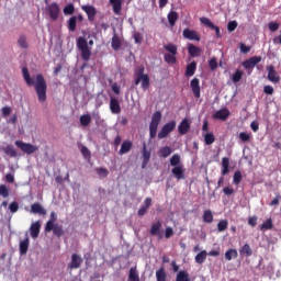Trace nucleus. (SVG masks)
Here are the masks:
<instances>
[{
	"instance_id": "8",
	"label": "nucleus",
	"mask_w": 281,
	"mask_h": 281,
	"mask_svg": "<svg viewBox=\"0 0 281 281\" xmlns=\"http://www.w3.org/2000/svg\"><path fill=\"white\" fill-rule=\"evenodd\" d=\"M82 267V257L78 254H72L70 262L68 263V269L74 271V269H80Z\"/></svg>"
},
{
	"instance_id": "36",
	"label": "nucleus",
	"mask_w": 281,
	"mask_h": 281,
	"mask_svg": "<svg viewBox=\"0 0 281 281\" xmlns=\"http://www.w3.org/2000/svg\"><path fill=\"white\" fill-rule=\"evenodd\" d=\"M128 281H139V272L136 267L130 269Z\"/></svg>"
},
{
	"instance_id": "20",
	"label": "nucleus",
	"mask_w": 281,
	"mask_h": 281,
	"mask_svg": "<svg viewBox=\"0 0 281 281\" xmlns=\"http://www.w3.org/2000/svg\"><path fill=\"white\" fill-rule=\"evenodd\" d=\"M142 156H143L142 168H146V166H148V161H150V150H148L146 143L143 144Z\"/></svg>"
},
{
	"instance_id": "21",
	"label": "nucleus",
	"mask_w": 281,
	"mask_h": 281,
	"mask_svg": "<svg viewBox=\"0 0 281 281\" xmlns=\"http://www.w3.org/2000/svg\"><path fill=\"white\" fill-rule=\"evenodd\" d=\"M56 221H58V216L56 215V212L50 213L49 220L46 222L45 225V232L49 233L54 228V225H56Z\"/></svg>"
},
{
	"instance_id": "59",
	"label": "nucleus",
	"mask_w": 281,
	"mask_h": 281,
	"mask_svg": "<svg viewBox=\"0 0 281 281\" xmlns=\"http://www.w3.org/2000/svg\"><path fill=\"white\" fill-rule=\"evenodd\" d=\"M268 29L270 30V32H278V30L280 29V24L276 22H270L268 24Z\"/></svg>"
},
{
	"instance_id": "27",
	"label": "nucleus",
	"mask_w": 281,
	"mask_h": 281,
	"mask_svg": "<svg viewBox=\"0 0 281 281\" xmlns=\"http://www.w3.org/2000/svg\"><path fill=\"white\" fill-rule=\"evenodd\" d=\"M114 14H122V0H110Z\"/></svg>"
},
{
	"instance_id": "60",
	"label": "nucleus",
	"mask_w": 281,
	"mask_h": 281,
	"mask_svg": "<svg viewBox=\"0 0 281 281\" xmlns=\"http://www.w3.org/2000/svg\"><path fill=\"white\" fill-rule=\"evenodd\" d=\"M172 236H175V231L172 229V227H167L165 229V238H172Z\"/></svg>"
},
{
	"instance_id": "57",
	"label": "nucleus",
	"mask_w": 281,
	"mask_h": 281,
	"mask_svg": "<svg viewBox=\"0 0 281 281\" xmlns=\"http://www.w3.org/2000/svg\"><path fill=\"white\" fill-rule=\"evenodd\" d=\"M18 45L22 47V49H27V40L25 37H20L18 41Z\"/></svg>"
},
{
	"instance_id": "52",
	"label": "nucleus",
	"mask_w": 281,
	"mask_h": 281,
	"mask_svg": "<svg viewBox=\"0 0 281 281\" xmlns=\"http://www.w3.org/2000/svg\"><path fill=\"white\" fill-rule=\"evenodd\" d=\"M0 196L8 199L10 196V189L5 184H0Z\"/></svg>"
},
{
	"instance_id": "2",
	"label": "nucleus",
	"mask_w": 281,
	"mask_h": 281,
	"mask_svg": "<svg viewBox=\"0 0 281 281\" xmlns=\"http://www.w3.org/2000/svg\"><path fill=\"white\" fill-rule=\"evenodd\" d=\"M89 45H93V40L87 42V38L78 37L77 49L80 50L81 58L85 63H89V60H91V47Z\"/></svg>"
},
{
	"instance_id": "62",
	"label": "nucleus",
	"mask_w": 281,
	"mask_h": 281,
	"mask_svg": "<svg viewBox=\"0 0 281 281\" xmlns=\"http://www.w3.org/2000/svg\"><path fill=\"white\" fill-rule=\"evenodd\" d=\"M280 200H281V195L278 194V195L270 202L271 207H278V205H280Z\"/></svg>"
},
{
	"instance_id": "38",
	"label": "nucleus",
	"mask_w": 281,
	"mask_h": 281,
	"mask_svg": "<svg viewBox=\"0 0 281 281\" xmlns=\"http://www.w3.org/2000/svg\"><path fill=\"white\" fill-rule=\"evenodd\" d=\"M226 260L231 261L234 260V258H238V250L231 248L225 252Z\"/></svg>"
},
{
	"instance_id": "61",
	"label": "nucleus",
	"mask_w": 281,
	"mask_h": 281,
	"mask_svg": "<svg viewBox=\"0 0 281 281\" xmlns=\"http://www.w3.org/2000/svg\"><path fill=\"white\" fill-rule=\"evenodd\" d=\"M273 86H265L263 87V93H266V95H273Z\"/></svg>"
},
{
	"instance_id": "25",
	"label": "nucleus",
	"mask_w": 281,
	"mask_h": 281,
	"mask_svg": "<svg viewBox=\"0 0 281 281\" xmlns=\"http://www.w3.org/2000/svg\"><path fill=\"white\" fill-rule=\"evenodd\" d=\"M188 52L191 58H199V56H201V49L196 47L194 44L188 45Z\"/></svg>"
},
{
	"instance_id": "51",
	"label": "nucleus",
	"mask_w": 281,
	"mask_h": 281,
	"mask_svg": "<svg viewBox=\"0 0 281 281\" xmlns=\"http://www.w3.org/2000/svg\"><path fill=\"white\" fill-rule=\"evenodd\" d=\"M228 226H229V222H227V220H221L217 223V231L225 232V229H227Z\"/></svg>"
},
{
	"instance_id": "37",
	"label": "nucleus",
	"mask_w": 281,
	"mask_h": 281,
	"mask_svg": "<svg viewBox=\"0 0 281 281\" xmlns=\"http://www.w3.org/2000/svg\"><path fill=\"white\" fill-rule=\"evenodd\" d=\"M99 179H106L109 177V169L104 167H99L95 169Z\"/></svg>"
},
{
	"instance_id": "26",
	"label": "nucleus",
	"mask_w": 281,
	"mask_h": 281,
	"mask_svg": "<svg viewBox=\"0 0 281 281\" xmlns=\"http://www.w3.org/2000/svg\"><path fill=\"white\" fill-rule=\"evenodd\" d=\"M172 155V148L169 146L161 147L158 150V157H161L162 159H166L167 157H170Z\"/></svg>"
},
{
	"instance_id": "42",
	"label": "nucleus",
	"mask_w": 281,
	"mask_h": 281,
	"mask_svg": "<svg viewBox=\"0 0 281 281\" xmlns=\"http://www.w3.org/2000/svg\"><path fill=\"white\" fill-rule=\"evenodd\" d=\"M77 23H78V18L76 15L71 16L68 20V30H69V32H76Z\"/></svg>"
},
{
	"instance_id": "50",
	"label": "nucleus",
	"mask_w": 281,
	"mask_h": 281,
	"mask_svg": "<svg viewBox=\"0 0 281 281\" xmlns=\"http://www.w3.org/2000/svg\"><path fill=\"white\" fill-rule=\"evenodd\" d=\"M164 49H166V52H168L169 54H175V55H177V50H178L177 45L172 43L164 45Z\"/></svg>"
},
{
	"instance_id": "1",
	"label": "nucleus",
	"mask_w": 281,
	"mask_h": 281,
	"mask_svg": "<svg viewBox=\"0 0 281 281\" xmlns=\"http://www.w3.org/2000/svg\"><path fill=\"white\" fill-rule=\"evenodd\" d=\"M23 78L27 85V87H34L36 92L38 102H46L47 101V81L43 74H37L33 78L30 76V70L24 67L22 68Z\"/></svg>"
},
{
	"instance_id": "35",
	"label": "nucleus",
	"mask_w": 281,
	"mask_h": 281,
	"mask_svg": "<svg viewBox=\"0 0 281 281\" xmlns=\"http://www.w3.org/2000/svg\"><path fill=\"white\" fill-rule=\"evenodd\" d=\"M168 21H169V25H171V27L175 26L177 21H179V13H177V11H170L168 13Z\"/></svg>"
},
{
	"instance_id": "55",
	"label": "nucleus",
	"mask_w": 281,
	"mask_h": 281,
	"mask_svg": "<svg viewBox=\"0 0 281 281\" xmlns=\"http://www.w3.org/2000/svg\"><path fill=\"white\" fill-rule=\"evenodd\" d=\"M239 52H240V54H249V52H251V46H246L245 43H240Z\"/></svg>"
},
{
	"instance_id": "30",
	"label": "nucleus",
	"mask_w": 281,
	"mask_h": 281,
	"mask_svg": "<svg viewBox=\"0 0 281 281\" xmlns=\"http://www.w3.org/2000/svg\"><path fill=\"white\" fill-rule=\"evenodd\" d=\"M225 175H229V158L227 157L222 158V177Z\"/></svg>"
},
{
	"instance_id": "18",
	"label": "nucleus",
	"mask_w": 281,
	"mask_h": 281,
	"mask_svg": "<svg viewBox=\"0 0 281 281\" xmlns=\"http://www.w3.org/2000/svg\"><path fill=\"white\" fill-rule=\"evenodd\" d=\"M110 111L114 115H119V113H122V106H120V101L116 98H111Z\"/></svg>"
},
{
	"instance_id": "7",
	"label": "nucleus",
	"mask_w": 281,
	"mask_h": 281,
	"mask_svg": "<svg viewBox=\"0 0 281 281\" xmlns=\"http://www.w3.org/2000/svg\"><path fill=\"white\" fill-rule=\"evenodd\" d=\"M268 71V80L270 82H273V85H278L280 82V75L278 71H276V67L273 65L267 66L266 67Z\"/></svg>"
},
{
	"instance_id": "63",
	"label": "nucleus",
	"mask_w": 281,
	"mask_h": 281,
	"mask_svg": "<svg viewBox=\"0 0 281 281\" xmlns=\"http://www.w3.org/2000/svg\"><path fill=\"white\" fill-rule=\"evenodd\" d=\"M239 139L243 142H249L251 139V135L247 134L246 132L239 133Z\"/></svg>"
},
{
	"instance_id": "29",
	"label": "nucleus",
	"mask_w": 281,
	"mask_h": 281,
	"mask_svg": "<svg viewBox=\"0 0 281 281\" xmlns=\"http://www.w3.org/2000/svg\"><path fill=\"white\" fill-rule=\"evenodd\" d=\"M203 223H214V214L212 213V210H205L202 215Z\"/></svg>"
},
{
	"instance_id": "64",
	"label": "nucleus",
	"mask_w": 281,
	"mask_h": 281,
	"mask_svg": "<svg viewBox=\"0 0 281 281\" xmlns=\"http://www.w3.org/2000/svg\"><path fill=\"white\" fill-rule=\"evenodd\" d=\"M2 115H3V117H8V115H10V113H12V108H10V106H4V108H2Z\"/></svg>"
},
{
	"instance_id": "23",
	"label": "nucleus",
	"mask_w": 281,
	"mask_h": 281,
	"mask_svg": "<svg viewBox=\"0 0 281 281\" xmlns=\"http://www.w3.org/2000/svg\"><path fill=\"white\" fill-rule=\"evenodd\" d=\"M31 237L36 238L41 234V222H34L30 227Z\"/></svg>"
},
{
	"instance_id": "44",
	"label": "nucleus",
	"mask_w": 281,
	"mask_h": 281,
	"mask_svg": "<svg viewBox=\"0 0 281 281\" xmlns=\"http://www.w3.org/2000/svg\"><path fill=\"white\" fill-rule=\"evenodd\" d=\"M170 166H172L173 168L177 167V166H182L181 165V156H179V154H175L170 158Z\"/></svg>"
},
{
	"instance_id": "43",
	"label": "nucleus",
	"mask_w": 281,
	"mask_h": 281,
	"mask_svg": "<svg viewBox=\"0 0 281 281\" xmlns=\"http://www.w3.org/2000/svg\"><path fill=\"white\" fill-rule=\"evenodd\" d=\"M166 278H167V274H166V269L162 267V268H159L157 271H156V280L157 281H166Z\"/></svg>"
},
{
	"instance_id": "49",
	"label": "nucleus",
	"mask_w": 281,
	"mask_h": 281,
	"mask_svg": "<svg viewBox=\"0 0 281 281\" xmlns=\"http://www.w3.org/2000/svg\"><path fill=\"white\" fill-rule=\"evenodd\" d=\"M243 80V70H236L232 77V81L236 85Z\"/></svg>"
},
{
	"instance_id": "24",
	"label": "nucleus",
	"mask_w": 281,
	"mask_h": 281,
	"mask_svg": "<svg viewBox=\"0 0 281 281\" xmlns=\"http://www.w3.org/2000/svg\"><path fill=\"white\" fill-rule=\"evenodd\" d=\"M30 249V237L26 236L25 239L20 241V255L25 256Z\"/></svg>"
},
{
	"instance_id": "9",
	"label": "nucleus",
	"mask_w": 281,
	"mask_h": 281,
	"mask_svg": "<svg viewBox=\"0 0 281 281\" xmlns=\"http://www.w3.org/2000/svg\"><path fill=\"white\" fill-rule=\"evenodd\" d=\"M164 223L161 221H157L151 224L149 234L150 236H158V238H164V235L161 234V226Z\"/></svg>"
},
{
	"instance_id": "16",
	"label": "nucleus",
	"mask_w": 281,
	"mask_h": 281,
	"mask_svg": "<svg viewBox=\"0 0 281 281\" xmlns=\"http://www.w3.org/2000/svg\"><path fill=\"white\" fill-rule=\"evenodd\" d=\"M190 120L183 119L181 123L178 125V133L179 135H188L190 132Z\"/></svg>"
},
{
	"instance_id": "56",
	"label": "nucleus",
	"mask_w": 281,
	"mask_h": 281,
	"mask_svg": "<svg viewBox=\"0 0 281 281\" xmlns=\"http://www.w3.org/2000/svg\"><path fill=\"white\" fill-rule=\"evenodd\" d=\"M81 155L82 157H85V159H91V151L89 150V148H87V146H83L81 148Z\"/></svg>"
},
{
	"instance_id": "40",
	"label": "nucleus",
	"mask_w": 281,
	"mask_h": 281,
	"mask_svg": "<svg viewBox=\"0 0 281 281\" xmlns=\"http://www.w3.org/2000/svg\"><path fill=\"white\" fill-rule=\"evenodd\" d=\"M4 153L9 156V157H19V154L16 153V148H14V146L12 145H8L5 148H4Z\"/></svg>"
},
{
	"instance_id": "28",
	"label": "nucleus",
	"mask_w": 281,
	"mask_h": 281,
	"mask_svg": "<svg viewBox=\"0 0 281 281\" xmlns=\"http://www.w3.org/2000/svg\"><path fill=\"white\" fill-rule=\"evenodd\" d=\"M52 232L56 238H61L65 235V231L63 229V225L53 224Z\"/></svg>"
},
{
	"instance_id": "54",
	"label": "nucleus",
	"mask_w": 281,
	"mask_h": 281,
	"mask_svg": "<svg viewBox=\"0 0 281 281\" xmlns=\"http://www.w3.org/2000/svg\"><path fill=\"white\" fill-rule=\"evenodd\" d=\"M76 12V8L74 7V3H69L64 8V14H74Z\"/></svg>"
},
{
	"instance_id": "45",
	"label": "nucleus",
	"mask_w": 281,
	"mask_h": 281,
	"mask_svg": "<svg viewBox=\"0 0 281 281\" xmlns=\"http://www.w3.org/2000/svg\"><path fill=\"white\" fill-rule=\"evenodd\" d=\"M120 47H122V41L120 40V36H113L112 37V49H114V52H117V49H120Z\"/></svg>"
},
{
	"instance_id": "39",
	"label": "nucleus",
	"mask_w": 281,
	"mask_h": 281,
	"mask_svg": "<svg viewBox=\"0 0 281 281\" xmlns=\"http://www.w3.org/2000/svg\"><path fill=\"white\" fill-rule=\"evenodd\" d=\"M261 232H267L269 229H273V220L268 218L260 225Z\"/></svg>"
},
{
	"instance_id": "34",
	"label": "nucleus",
	"mask_w": 281,
	"mask_h": 281,
	"mask_svg": "<svg viewBox=\"0 0 281 281\" xmlns=\"http://www.w3.org/2000/svg\"><path fill=\"white\" fill-rule=\"evenodd\" d=\"M195 71H196V61H192L187 66V69H186L187 78L192 77L195 74Z\"/></svg>"
},
{
	"instance_id": "22",
	"label": "nucleus",
	"mask_w": 281,
	"mask_h": 281,
	"mask_svg": "<svg viewBox=\"0 0 281 281\" xmlns=\"http://www.w3.org/2000/svg\"><path fill=\"white\" fill-rule=\"evenodd\" d=\"M133 149V142L125 139L122 145H121V149L119 150V155H126L127 153H131V150Z\"/></svg>"
},
{
	"instance_id": "17",
	"label": "nucleus",
	"mask_w": 281,
	"mask_h": 281,
	"mask_svg": "<svg viewBox=\"0 0 281 281\" xmlns=\"http://www.w3.org/2000/svg\"><path fill=\"white\" fill-rule=\"evenodd\" d=\"M31 213L40 214V216H45L47 215V210H45V207H43L41 203L35 202L31 205Z\"/></svg>"
},
{
	"instance_id": "41",
	"label": "nucleus",
	"mask_w": 281,
	"mask_h": 281,
	"mask_svg": "<svg viewBox=\"0 0 281 281\" xmlns=\"http://www.w3.org/2000/svg\"><path fill=\"white\" fill-rule=\"evenodd\" d=\"M206 258H207V251L202 250L195 256V262H198V265H203Z\"/></svg>"
},
{
	"instance_id": "19",
	"label": "nucleus",
	"mask_w": 281,
	"mask_h": 281,
	"mask_svg": "<svg viewBox=\"0 0 281 281\" xmlns=\"http://www.w3.org/2000/svg\"><path fill=\"white\" fill-rule=\"evenodd\" d=\"M190 85L194 98H201V86L199 78H193Z\"/></svg>"
},
{
	"instance_id": "4",
	"label": "nucleus",
	"mask_w": 281,
	"mask_h": 281,
	"mask_svg": "<svg viewBox=\"0 0 281 281\" xmlns=\"http://www.w3.org/2000/svg\"><path fill=\"white\" fill-rule=\"evenodd\" d=\"M161 122V112L156 111L151 116V122L149 124V137L150 139H155L157 137V128H159V124Z\"/></svg>"
},
{
	"instance_id": "46",
	"label": "nucleus",
	"mask_w": 281,
	"mask_h": 281,
	"mask_svg": "<svg viewBox=\"0 0 281 281\" xmlns=\"http://www.w3.org/2000/svg\"><path fill=\"white\" fill-rule=\"evenodd\" d=\"M80 124H81V126H89L91 124V115L90 114L81 115Z\"/></svg>"
},
{
	"instance_id": "11",
	"label": "nucleus",
	"mask_w": 281,
	"mask_h": 281,
	"mask_svg": "<svg viewBox=\"0 0 281 281\" xmlns=\"http://www.w3.org/2000/svg\"><path fill=\"white\" fill-rule=\"evenodd\" d=\"M48 13L52 21H58V16L60 15V7H58V3H50L48 7Z\"/></svg>"
},
{
	"instance_id": "47",
	"label": "nucleus",
	"mask_w": 281,
	"mask_h": 281,
	"mask_svg": "<svg viewBox=\"0 0 281 281\" xmlns=\"http://www.w3.org/2000/svg\"><path fill=\"white\" fill-rule=\"evenodd\" d=\"M204 142H205L206 146H212V143L216 142V137L214 136L213 133H206L204 135Z\"/></svg>"
},
{
	"instance_id": "33",
	"label": "nucleus",
	"mask_w": 281,
	"mask_h": 281,
	"mask_svg": "<svg viewBox=\"0 0 281 281\" xmlns=\"http://www.w3.org/2000/svg\"><path fill=\"white\" fill-rule=\"evenodd\" d=\"M176 281H191L190 273L186 270H180L176 276Z\"/></svg>"
},
{
	"instance_id": "48",
	"label": "nucleus",
	"mask_w": 281,
	"mask_h": 281,
	"mask_svg": "<svg viewBox=\"0 0 281 281\" xmlns=\"http://www.w3.org/2000/svg\"><path fill=\"white\" fill-rule=\"evenodd\" d=\"M240 181H243V173L240 172V170H237L233 176V183L235 186H240Z\"/></svg>"
},
{
	"instance_id": "14",
	"label": "nucleus",
	"mask_w": 281,
	"mask_h": 281,
	"mask_svg": "<svg viewBox=\"0 0 281 281\" xmlns=\"http://www.w3.org/2000/svg\"><path fill=\"white\" fill-rule=\"evenodd\" d=\"M171 172L178 181H181V179H186V168L183 167V165L173 167L171 169Z\"/></svg>"
},
{
	"instance_id": "15",
	"label": "nucleus",
	"mask_w": 281,
	"mask_h": 281,
	"mask_svg": "<svg viewBox=\"0 0 281 281\" xmlns=\"http://www.w3.org/2000/svg\"><path fill=\"white\" fill-rule=\"evenodd\" d=\"M262 57L260 56L250 57L243 63V67H245V69H254V67H256V65H258V63H260Z\"/></svg>"
},
{
	"instance_id": "13",
	"label": "nucleus",
	"mask_w": 281,
	"mask_h": 281,
	"mask_svg": "<svg viewBox=\"0 0 281 281\" xmlns=\"http://www.w3.org/2000/svg\"><path fill=\"white\" fill-rule=\"evenodd\" d=\"M200 22L202 23V25L210 27V30H214L216 36H221V29L216 26L215 23L210 20V18H200Z\"/></svg>"
},
{
	"instance_id": "53",
	"label": "nucleus",
	"mask_w": 281,
	"mask_h": 281,
	"mask_svg": "<svg viewBox=\"0 0 281 281\" xmlns=\"http://www.w3.org/2000/svg\"><path fill=\"white\" fill-rule=\"evenodd\" d=\"M9 210L11 214H16L19 212V202L13 201L9 204Z\"/></svg>"
},
{
	"instance_id": "58",
	"label": "nucleus",
	"mask_w": 281,
	"mask_h": 281,
	"mask_svg": "<svg viewBox=\"0 0 281 281\" xmlns=\"http://www.w3.org/2000/svg\"><path fill=\"white\" fill-rule=\"evenodd\" d=\"M238 27V22L236 21H229L227 24L228 32H234Z\"/></svg>"
},
{
	"instance_id": "12",
	"label": "nucleus",
	"mask_w": 281,
	"mask_h": 281,
	"mask_svg": "<svg viewBox=\"0 0 281 281\" xmlns=\"http://www.w3.org/2000/svg\"><path fill=\"white\" fill-rule=\"evenodd\" d=\"M232 115L227 108L221 109L213 114L214 120H221V122H227V119Z\"/></svg>"
},
{
	"instance_id": "31",
	"label": "nucleus",
	"mask_w": 281,
	"mask_h": 281,
	"mask_svg": "<svg viewBox=\"0 0 281 281\" xmlns=\"http://www.w3.org/2000/svg\"><path fill=\"white\" fill-rule=\"evenodd\" d=\"M239 254L241 256H246L247 258L251 257L254 254V250H251V246H249V244H245L240 249H239Z\"/></svg>"
},
{
	"instance_id": "10",
	"label": "nucleus",
	"mask_w": 281,
	"mask_h": 281,
	"mask_svg": "<svg viewBox=\"0 0 281 281\" xmlns=\"http://www.w3.org/2000/svg\"><path fill=\"white\" fill-rule=\"evenodd\" d=\"M81 10H83V12H86L87 16H88V21H95V15L98 14V10H95V7L91 5V4H86L81 7Z\"/></svg>"
},
{
	"instance_id": "32",
	"label": "nucleus",
	"mask_w": 281,
	"mask_h": 281,
	"mask_svg": "<svg viewBox=\"0 0 281 281\" xmlns=\"http://www.w3.org/2000/svg\"><path fill=\"white\" fill-rule=\"evenodd\" d=\"M164 58H165V63H167V65H177V55L171 54V53H165L164 54Z\"/></svg>"
},
{
	"instance_id": "3",
	"label": "nucleus",
	"mask_w": 281,
	"mask_h": 281,
	"mask_svg": "<svg viewBox=\"0 0 281 281\" xmlns=\"http://www.w3.org/2000/svg\"><path fill=\"white\" fill-rule=\"evenodd\" d=\"M139 82L144 91L150 89V77L148 74H144V66H138L135 70V85L137 86Z\"/></svg>"
},
{
	"instance_id": "6",
	"label": "nucleus",
	"mask_w": 281,
	"mask_h": 281,
	"mask_svg": "<svg viewBox=\"0 0 281 281\" xmlns=\"http://www.w3.org/2000/svg\"><path fill=\"white\" fill-rule=\"evenodd\" d=\"M177 128V122L171 121L165 124L161 128V131L158 133V139H166L169 133H172Z\"/></svg>"
},
{
	"instance_id": "5",
	"label": "nucleus",
	"mask_w": 281,
	"mask_h": 281,
	"mask_svg": "<svg viewBox=\"0 0 281 281\" xmlns=\"http://www.w3.org/2000/svg\"><path fill=\"white\" fill-rule=\"evenodd\" d=\"M15 146L22 150V153H25V155H34L36 150H38V147L36 145H33L31 143H24L23 140H15Z\"/></svg>"
}]
</instances>
